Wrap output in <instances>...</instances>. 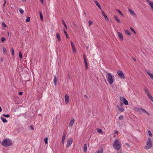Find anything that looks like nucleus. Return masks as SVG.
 <instances>
[{"mask_svg":"<svg viewBox=\"0 0 153 153\" xmlns=\"http://www.w3.org/2000/svg\"><path fill=\"white\" fill-rule=\"evenodd\" d=\"M106 76L107 80L108 83L110 84H112L114 81V77L111 73H106Z\"/></svg>","mask_w":153,"mask_h":153,"instance_id":"obj_1","label":"nucleus"},{"mask_svg":"<svg viewBox=\"0 0 153 153\" xmlns=\"http://www.w3.org/2000/svg\"><path fill=\"white\" fill-rule=\"evenodd\" d=\"M113 147L117 150H119L122 147V144L120 141L118 139H116L113 143Z\"/></svg>","mask_w":153,"mask_h":153,"instance_id":"obj_2","label":"nucleus"},{"mask_svg":"<svg viewBox=\"0 0 153 153\" xmlns=\"http://www.w3.org/2000/svg\"><path fill=\"white\" fill-rule=\"evenodd\" d=\"M12 144L11 140L9 139H5L2 142V144L4 146L7 147L10 146Z\"/></svg>","mask_w":153,"mask_h":153,"instance_id":"obj_3","label":"nucleus"},{"mask_svg":"<svg viewBox=\"0 0 153 153\" xmlns=\"http://www.w3.org/2000/svg\"><path fill=\"white\" fill-rule=\"evenodd\" d=\"M152 146V142L150 138H148L147 141L144 148L146 150L149 149L151 148Z\"/></svg>","mask_w":153,"mask_h":153,"instance_id":"obj_4","label":"nucleus"},{"mask_svg":"<svg viewBox=\"0 0 153 153\" xmlns=\"http://www.w3.org/2000/svg\"><path fill=\"white\" fill-rule=\"evenodd\" d=\"M145 93L148 96L149 98L152 102H153V97L152 96L151 93L149 91L148 89L146 88H145L144 89Z\"/></svg>","mask_w":153,"mask_h":153,"instance_id":"obj_5","label":"nucleus"},{"mask_svg":"<svg viewBox=\"0 0 153 153\" xmlns=\"http://www.w3.org/2000/svg\"><path fill=\"white\" fill-rule=\"evenodd\" d=\"M123 103L121 102L120 105H117L118 110L121 112H123L125 110V108L123 106Z\"/></svg>","mask_w":153,"mask_h":153,"instance_id":"obj_6","label":"nucleus"},{"mask_svg":"<svg viewBox=\"0 0 153 153\" xmlns=\"http://www.w3.org/2000/svg\"><path fill=\"white\" fill-rule=\"evenodd\" d=\"M117 73L121 79H124L125 78V76L121 71L118 70L117 71Z\"/></svg>","mask_w":153,"mask_h":153,"instance_id":"obj_7","label":"nucleus"},{"mask_svg":"<svg viewBox=\"0 0 153 153\" xmlns=\"http://www.w3.org/2000/svg\"><path fill=\"white\" fill-rule=\"evenodd\" d=\"M73 142V139L72 138H70L68 139L67 142L66 146L67 147H68L70 146L72 144Z\"/></svg>","mask_w":153,"mask_h":153,"instance_id":"obj_8","label":"nucleus"},{"mask_svg":"<svg viewBox=\"0 0 153 153\" xmlns=\"http://www.w3.org/2000/svg\"><path fill=\"white\" fill-rule=\"evenodd\" d=\"M65 102L66 104H67L69 102V97L68 95L67 94L65 96Z\"/></svg>","mask_w":153,"mask_h":153,"instance_id":"obj_9","label":"nucleus"},{"mask_svg":"<svg viewBox=\"0 0 153 153\" xmlns=\"http://www.w3.org/2000/svg\"><path fill=\"white\" fill-rule=\"evenodd\" d=\"M149 3V6L151 7L152 10L153 11V2L149 0H146Z\"/></svg>","mask_w":153,"mask_h":153,"instance_id":"obj_10","label":"nucleus"},{"mask_svg":"<svg viewBox=\"0 0 153 153\" xmlns=\"http://www.w3.org/2000/svg\"><path fill=\"white\" fill-rule=\"evenodd\" d=\"M94 2L96 4L97 6L98 7L99 9L101 10H102V9L98 2L97 0H94Z\"/></svg>","mask_w":153,"mask_h":153,"instance_id":"obj_11","label":"nucleus"},{"mask_svg":"<svg viewBox=\"0 0 153 153\" xmlns=\"http://www.w3.org/2000/svg\"><path fill=\"white\" fill-rule=\"evenodd\" d=\"M71 45L72 47L73 52H75L76 51V47L72 42H71Z\"/></svg>","mask_w":153,"mask_h":153,"instance_id":"obj_12","label":"nucleus"},{"mask_svg":"<svg viewBox=\"0 0 153 153\" xmlns=\"http://www.w3.org/2000/svg\"><path fill=\"white\" fill-rule=\"evenodd\" d=\"M74 121V118L72 119L70 121L69 124V126L70 127H71Z\"/></svg>","mask_w":153,"mask_h":153,"instance_id":"obj_13","label":"nucleus"},{"mask_svg":"<svg viewBox=\"0 0 153 153\" xmlns=\"http://www.w3.org/2000/svg\"><path fill=\"white\" fill-rule=\"evenodd\" d=\"M117 34L120 39H121L122 40H123V36L122 33L120 32H118L117 33Z\"/></svg>","mask_w":153,"mask_h":153,"instance_id":"obj_14","label":"nucleus"},{"mask_svg":"<svg viewBox=\"0 0 153 153\" xmlns=\"http://www.w3.org/2000/svg\"><path fill=\"white\" fill-rule=\"evenodd\" d=\"M128 10L129 11V12H130V13L131 15H133L134 16H136V14L131 9H128Z\"/></svg>","mask_w":153,"mask_h":153,"instance_id":"obj_15","label":"nucleus"},{"mask_svg":"<svg viewBox=\"0 0 153 153\" xmlns=\"http://www.w3.org/2000/svg\"><path fill=\"white\" fill-rule=\"evenodd\" d=\"M57 80L56 76L55 75L54 77L53 82H54V84L55 85H56Z\"/></svg>","mask_w":153,"mask_h":153,"instance_id":"obj_16","label":"nucleus"},{"mask_svg":"<svg viewBox=\"0 0 153 153\" xmlns=\"http://www.w3.org/2000/svg\"><path fill=\"white\" fill-rule=\"evenodd\" d=\"M102 11V14H103V16L105 18V19L106 20H108V18L107 17V16L105 14L104 11H103V10H101Z\"/></svg>","mask_w":153,"mask_h":153,"instance_id":"obj_17","label":"nucleus"},{"mask_svg":"<svg viewBox=\"0 0 153 153\" xmlns=\"http://www.w3.org/2000/svg\"><path fill=\"white\" fill-rule=\"evenodd\" d=\"M147 74L150 76L151 79L152 80H153V74H152L149 71H147Z\"/></svg>","mask_w":153,"mask_h":153,"instance_id":"obj_18","label":"nucleus"},{"mask_svg":"<svg viewBox=\"0 0 153 153\" xmlns=\"http://www.w3.org/2000/svg\"><path fill=\"white\" fill-rule=\"evenodd\" d=\"M87 150V146L86 144H85L84 146L83 151L84 152H86Z\"/></svg>","mask_w":153,"mask_h":153,"instance_id":"obj_19","label":"nucleus"},{"mask_svg":"<svg viewBox=\"0 0 153 153\" xmlns=\"http://www.w3.org/2000/svg\"><path fill=\"white\" fill-rule=\"evenodd\" d=\"M56 36L58 39V40L59 41H61L60 36L58 32L56 33Z\"/></svg>","mask_w":153,"mask_h":153,"instance_id":"obj_20","label":"nucleus"},{"mask_svg":"<svg viewBox=\"0 0 153 153\" xmlns=\"http://www.w3.org/2000/svg\"><path fill=\"white\" fill-rule=\"evenodd\" d=\"M3 53L4 54L6 55L7 54V51L5 47H3Z\"/></svg>","mask_w":153,"mask_h":153,"instance_id":"obj_21","label":"nucleus"},{"mask_svg":"<svg viewBox=\"0 0 153 153\" xmlns=\"http://www.w3.org/2000/svg\"><path fill=\"white\" fill-rule=\"evenodd\" d=\"M134 109L137 112H141L140 108V109L139 108L137 107H134Z\"/></svg>","mask_w":153,"mask_h":153,"instance_id":"obj_22","label":"nucleus"},{"mask_svg":"<svg viewBox=\"0 0 153 153\" xmlns=\"http://www.w3.org/2000/svg\"><path fill=\"white\" fill-rule=\"evenodd\" d=\"M114 17L115 19L116 20V21H117V22L120 23V20L118 19L117 16H114Z\"/></svg>","mask_w":153,"mask_h":153,"instance_id":"obj_23","label":"nucleus"},{"mask_svg":"<svg viewBox=\"0 0 153 153\" xmlns=\"http://www.w3.org/2000/svg\"><path fill=\"white\" fill-rule=\"evenodd\" d=\"M1 120L4 123H6L7 122V120H6V119L3 117H1Z\"/></svg>","mask_w":153,"mask_h":153,"instance_id":"obj_24","label":"nucleus"},{"mask_svg":"<svg viewBox=\"0 0 153 153\" xmlns=\"http://www.w3.org/2000/svg\"><path fill=\"white\" fill-rule=\"evenodd\" d=\"M116 11L118 12V13L121 16H123V14L121 11L119 9H117L116 10Z\"/></svg>","mask_w":153,"mask_h":153,"instance_id":"obj_25","label":"nucleus"},{"mask_svg":"<svg viewBox=\"0 0 153 153\" xmlns=\"http://www.w3.org/2000/svg\"><path fill=\"white\" fill-rule=\"evenodd\" d=\"M125 33L127 34V35L129 36L131 35V33L129 31L127 30H125Z\"/></svg>","mask_w":153,"mask_h":153,"instance_id":"obj_26","label":"nucleus"},{"mask_svg":"<svg viewBox=\"0 0 153 153\" xmlns=\"http://www.w3.org/2000/svg\"><path fill=\"white\" fill-rule=\"evenodd\" d=\"M123 103L125 105H128V101L126 99H123Z\"/></svg>","mask_w":153,"mask_h":153,"instance_id":"obj_27","label":"nucleus"},{"mask_svg":"<svg viewBox=\"0 0 153 153\" xmlns=\"http://www.w3.org/2000/svg\"><path fill=\"white\" fill-rule=\"evenodd\" d=\"M48 138L47 137H46L44 139V140L45 141V144H48Z\"/></svg>","mask_w":153,"mask_h":153,"instance_id":"obj_28","label":"nucleus"},{"mask_svg":"<svg viewBox=\"0 0 153 153\" xmlns=\"http://www.w3.org/2000/svg\"><path fill=\"white\" fill-rule=\"evenodd\" d=\"M39 15H40V16L41 20L42 21H43V19L42 14V12H39Z\"/></svg>","mask_w":153,"mask_h":153,"instance_id":"obj_29","label":"nucleus"},{"mask_svg":"<svg viewBox=\"0 0 153 153\" xmlns=\"http://www.w3.org/2000/svg\"><path fill=\"white\" fill-rule=\"evenodd\" d=\"M66 134L64 133L63 134L62 137V140H65Z\"/></svg>","mask_w":153,"mask_h":153,"instance_id":"obj_30","label":"nucleus"},{"mask_svg":"<svg viewBox=\"0 0 153 153\" xmlns=\"http://www.w3.org/2000/svg\"><path fill=\"white\" fill-rule=\"evenodd\" d=\"M19 12L22 14H23L24 13V11L23 10H22V9L21 8H20L19 9Z\"/></svg>","mask_w":153,"mask_h":153,"instance_id":"obj_31","label":"nucleus"},{"mask_svg":"<svg viewBox=\"0 0 153 153\" xmlns=\"http://www.w3.org/2000/svg\"><path fill=\"white\" fill-rule=\"evenodd\" d=\"M97 131L100 134H102V130L101 129L98 128V129H97Z\"/></svg>","mask_w":153,"mask_h":153,"instance_id":"obj_32","label":"nucleus"},{"mask_svg":"<svg viewBox=\"0 0 153 153\" xmlns=\"http://www.w3.org/2000/svg\"><path fill=\"white\" fill-rule=\"evenodd\" d=\"M63 31H64V32L65 34V35L67 38H69V36H68V35L67 33V32H66V31L65 30H64Z\"/></svg>","mask_w":153,"mask_h":153,"instance_id":"obj_33","label":"nucleus"},{"mask_svg":"<svg viewBox=\"0 0 153 153\" xmlns=\"http://www.w3.org/2000/svg\"><path fill=\"white\" fill-rule=\"evenodd\" d=\"M3 115L6 117H10L9 115L8 114H3Z\"/></svg>","mask_w":153,"mask_h":153,"instance_id":"obj_34","label":"nucleus"},{"mask_svg":"<svg viewBox=\"0 0 153 153\" xmlns=\"http://www.w3.org/2000/svg\"><path fill=\"white\" fill-rule=\"evenodd\" d=\"M88 23L90 26H91L93 24V22L92 21L90 20L88 21Z\"/></svg>","mask_w":153,"mask_h":153,"instance_id":"obj_35","label":"nucleus"},{"mask_svg":"<svg viewBox=\"0 0 153 153\" xmlns=\"http://www.w3.org/2000/svg\"><path fill=\"white\" fill-rule=\"evenodd\" d=\"M19 56L20 58L21 59L22 58V55L20 51H19Z\"/></svg>","mask_w":153,"mask_h":153,"instance_id":"obj_36","label":"nucleus"},{"mask_svg":"<svg viewBox=\"0 0 153 153\" xmlns=\"http://www.w3.org/2000/svg\"><path fill=\"white\" fill-rule=\"evenodd\" d=\"M103 152V150L101 149L100 150H98L97 151L96 153H102Z\"/></svg>","mask_w":153,"mask_h":153,"instance_id":"obj_37","label":"nucleus"},{"mask_svg":"<svg viewBox=\"0 0 153 153\" xmlns=\"http://www.w3.org/2000/svg\"><path fill=\"white\" fill-rule=\"evenodd\" d=\"M62 22H63V24H64V27L67 29V26L65 23V22L63 20H62Z\"/></svg>","mask_w":153,"mask_h":153,"instance_id":"obj_38","label":"nucleus"},{"mask_svg":"<svg viewBox=\"0 0 153 153\" xmlns=\"http://www.w3.org/2000/svg\"><path fill=\"white\" fill-rule=\"evenodd\" d=\"M148 133L149 135L151 137H152V135L150 130L148 131Z\"/></svg>","mask_w":153,"mask_h":153,"instance_id":"obj_39","label":"nucleus"},{"mask_svg":"<svg viewBox=\"0 0 153 153\" xmlns=\"http://www.w3.org/2000/svg\"><path fill=\"white\" fill-rule=\"evenodd\" d=\"M11 54L13 56L14 55V51L13 49L11 50Z\"/></svg>","mask_w":153,"mask_h":153,"instance_id":"obj_40","label":"nucleus"},{"mask_svg":"<svg viewBox=\"0 0 153 153\" xmlns=\"http://www.w3.org/2000/svg\"><path fill=\"white\" fill-rule=\"evenodd\" d=\"M140 110H141V112L142 111V112H143V113H145L146 111L145 109H144L142 108H141Z\"/></svg>","mask_w":153,"mask_h":153,"instance_id":"obj_41","label":"nucleus"},{"mask_svg":"<svg viewBox=\"0 0 153 153\" xmlns=\"http://www.w3.org/2000/svg\"><path fill=\"white\" fill-rule=\"evenodd\" d=\"M6 40V39L4 37H2L1 39V41L3 42H4Z\"/></svg>","mask_w":153,"mask_h":153,"instance_id":"obj_42","label":"nucleus"},{"mask_svg":"<svg viewBox=\"0 0 153 153\" xmlns=\"http://www.w3.org/2000/svg\"><path fill=\"white\" fill-rule=\"evenodd\" d=\"M30 21V17H28L26 19V22H29Z\"/></svg>","mask_w":153,"mask_h":153,"instance_id":"obj_43","label":"nucleus"},{"mask_svg":"<svg viewBox=\"0 0 153 153\" xmlns=\"http://www.w3.org/2000/svg\"><path fill=\"white\" fill-rule=\"evenodd\" d=\"M130 29L131 30V31H132L135 34L136 33L135 31L134 30L133 28H131V27H130Z\"/></svg>","mask_w":153,"mask_h":153,"instance_id":"obj_44","label":"nucleus"},{"mask_svg":"<svg viewBox=\"0 0 153 153\" xmlns=\"http://www.w3.org/2000/svg\"><path fill=\"white\" fill-rule=\"evenodd\" d=\"M2 25H3V27H7V26L4 23V22H3L2 23Z\"/></svg>","mask_w":153,"mask_h":153,"instance_id":"obj_45","label":"nucleus"},{"mask_svg":"<svg viewBox=\"0 0 153 153\" xmlns=\"http://www.w3.org/2000/svg\"><path fill=\"white\" fill-rule=\"evenodd\" d=\"M119 118L120 120H122L123 118V115H121L120 116Z\"/></svg>","mask_w":153,"mask_h":153,"instance_id":"obj_46","label":"nucleus"},{"mask_svg":"<svg viewBox=\"0 0 153 153\" xmlns=\"http://www.w3.org/2000/svg\"><path fill=\"white\" fill-rule=\"evenodd\" d=\"M123 99H125V98L122 97H120V100L121 101H123Z\"/></svg>","mask_w":153,"mask_h":153,"instance_id":"obj_47","label":"nucleus"},{"mask_svg":"<svg viewBox=\"0 0 153 153\" xmlns=\"http://www.w3.org/2000/svg\"><path fill=\"white\" fill-rule=\"evenodd\" d=\"M83 56V58H84V62H85V61H86V59L85 57V55H84Z\"/></svg>","mask_w":153,"mask_h":153,"instance_id":"obj_48","label":"nucleus"},{"mask_svg":"<svg viewBox=\"0 0 153 153\" xmlns=\"http://www.w3.org/2000/svg\"><path fill=\"white\" fill-rule=\"evenodd\" d=\"M68 77L69 79H71V76L69 74H68Z\"/></svg>","mask_w":153,"mask_h":153,"instance_id":"obj_49","label":"nucleus"},{"mask_svg":"<svg viewBox=\"0 0 153 153\" xmlns=\"http://www.w3.org/2000/svg\"><path fill=\"white\" fill-rule=\"evenodd\" d=\"M128 147H129L130 145L128 143H126L125 144Z\"/></svg>","mask_w":153,"mask_h":153,"instance_id":"obj_50","label":"nucleus"},{"mask_svg":"<svg viewBox=\"0 0 153 153\" xmlns=\"http://www.w3.org/2000/svg\"><path fill=\"white\" fill-rule=\"evenodd\" d=\"M19 94L20 95H22L23 94V92H20L19 93Z\"/></svg>","mask_w":153,"mask_h":153,"instance_id":"obj_51","label":"nucleus"},{"mask_svg":"<svg viewBox=\"0 0 153 153\" xmlns=\"http://www.w3.org/2000/svg\"><path fill=\"white\" fill-rule=\"evenodd\" d=\"M88 65H85V68L86 69H88Z\"/></svg>","mask_w":153,"mask_h":153,"instance_id":"obj_52","label":"nucleus"},{"mask_svg":"<svg viewBox=\"0 0 153 153\" xmlns=\"http://www.w3.org/2000/svg\"><path fill=\"white\" fill-rule=\"evenodd\" d=\"M30 128L32 130H34V128H33V127L32 126H30Z\"/></svg>","mask_w":153,"mask_h":153,"instance_id":"obj_53","label":"nucleus"},{"mask_svg":"<svg viewBox=\"0 0 153 153\" xmlns=\"http://www.w3.org/2000/svg\"><path fill=\"white\" fill-rule=\"evenodd\" d=\"M84 96L85 98H88V96L86 95H84Z\"/></svg>","mask_w":153,"mask_h":153,"instance_id":"obj_54","label":"nucleus"},{"mask_svg":"<svg viewBox=\"0 0 153 153\" xmlns=\"http://www.w3.org/2000/svg\"><path fill=\"white\" fill-rule=\"evenodd\" d=\"M145 113H146L148 116H149V114L147 111H146Z\"/></svg>","mask_w":153,"mask_h":153,"instance_id":"obj_55","label":"nucleus"},{"mask_svg":"<svg viewBox=\"0 0 153 153\" xmlns=\"http://www.w3.org/2000/svg\"><path fill=\"white\" fill-rule=\"evenodd\" d=\"M40 1L42 4H43L44 3V0H40Z\"/></svg>","mask_w":153,"mask_h":153,"instance_id":"obj_56","label":"nucleus"},{"mask_svg":"<svg viewBox=\"0 0 153 153\" xmlns=\"http://www.w3.org/2000/svg\"><path fill=\"white\" fill-rule=\"evenodd\" d=\"M6 1L5 0H4V2L3 4V5L4 6L5 5V3H6Z\"/></svg>","mask_w":153,"mask_h":153,"instance_id":"obj_57","label":"nucleus"},{"mask_svg":"<svg viewBox=\"0 0 153 153\" xmlns=\"http://www.w3.org/2000/svg\"><path fill=\"white\" fill-rule=\"evenodd\" d=\"M85 62V65H87V64H88V63H87V61H85V62Z\"/></svg>","mask_w":153,"mask_h":153,"instance_id":"obj_58","label":"nucleus"},{"mask_svg":"<svg viewBox=\"0 0 153 153\" xmlns=\"http://www.w3.org/2000/svg\"><path fill=\"white\" fill-rule=\"evenodd\" d=\"M114 133H116V134H118V131H114Z\"/></svg>","mask_w":153,"mask_h":153,"instance_id":"obj_59","label":"nucleus"},{"mask_svg":"<svg viewBox=\"0 0 153 153\" xmlns=\"http://www.w3.org/2000/svg\"><path fill=\"white\" fill-rule=\"evenodd\" d=\"M1 62L3 61V58H1Z\"/></svg>","mask_w":153,"mask_h":153,"instance_id":"obj_60","label":"nucleus"},{"mask_svg":"<svg viewBox=\"0 0 153 153\" xmlns=\"http://www.w3.org/2000/svg\"><path fill=\"white\" fill-rule=\"evenodd\" d=\"M2 111V109L1 107L0 106V112H1Z\"/></svg>","mask_w":153,"mask_h":153,"instance_id":"obj_61","label":"nucleus"},{"mask_svg":"<svg viewBox=\"0 0 153 153\" xmlns=\"http://www.w3.org/2000/svg\"><path fill=\"white\" fill-rule=\"evenodd\" d=\"M62 143L64 144V140H62Z\"/></svg>","mask_w":153,"mask_h":153,"instance_id":"obj_62","label":"nucleus"},{"mask_svg":"<svg viewBox=\"0 0 153 153\" xmlns=\"http://www.w3.org/2000/svg\"><path fill=\"white\" fill-rule=\"evenodd\" d=\"M133 59L135 61H136V60L135 59H134V58H133Z\"/></svg>","mask_w":153,"mask_h":153,"instance_id":"obj_63","label":"nucleus"},{"mask_svg":"<svg viewBox=\"0 0 153 153\" xmlns=\"http://www.w3.org/2000/svg\"><path fill=\"white\" fill-rule=\"evenodd\" d=\"M9 34H10V33L9 32H7V35H8V36H9Z\"/></svg>","mask_w":153,"mask_h":153,"instance_id":"obj_64","label":"nucleus"}]
</instances>
